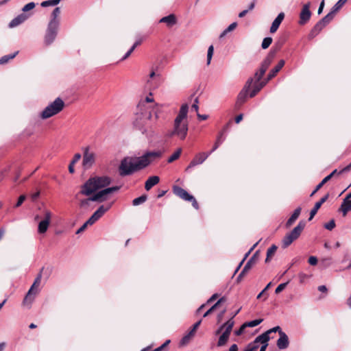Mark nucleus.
<instances>
[{
  "label": "nucleus",
  "instance_id": "79ce46f5",
  "mask_svg": "<svg viewBox=\"0 0 351 351\" xmlns=\"http://www.w3.org/2000/svg\"><path fill=\"white\" fill-rule=\"evenodd\" d=\"M263 321V319H254V320H252L250 322H247L244 323V326L250 327V328L255 327V326H258V324H260L261 323H262Z\"/></svg>",
  "mask_w": 351,
  "mask_h": 351
},
{
  "label": "nucleus",
  "instance_id": "dca6fc26",
  "mask_svg": "<svg viewBox=\"0 0 351 351\" xmlns=\"http://www.w3.org/2000/svg\"><path fill=\"white\" fill-rule=\"evenodd\" d=\"M173 191L175 195L185 201L189 202L190 200L193 199V196L192 195H190L186 190L178 186H174Z\"/></svg>",
  "mask_w": 351,
  "mask_h": 351
},
{
  "label": "nucleus",
  "instance_id": "69168bd1",
  "mask_svg": "<svg viewBox=\"0 0 351 351\" xmlns=\"http://www.w3.org/2000/svg\"><path fill=\"white\" fill-rule=\"evenodd\" d=\"M88 226H90L89 224H87V221H86L76 232V234H79L83 231L85 230V229L87 228Z\"/></svg>",
  "mask_w": 351,
  "mask_h": 351
},
{
  "label": "nucleus",
  "instance_id": "4c0bfd02",
  "mask_svg": "<svg viewBox=\"0 0 351 351\" xmlns=\"http://www.w3.org/2000/svg\"><path fill=\"white\" fill-rule=\"evenodd\" d=\"M19 51H16L12 54L3 56L0 58V64L7 63L10 60L13 59L18 54Z\"/></svg>",
  "mask_w": 351,
  "mask_h": 351
},
{
  "label": "nucleus",
  "instance_id": "ddd939ff",
  "mask_svg": "<svg viewBox=\"0 0 351 351\" xmlns=\"http://www.w3.org/2000/svg\"><path fill=\"white\" fill-rule=\"evenodd\" d=\"M212 153L213 152H210V151L208 152H200L196 154L186 167V171H188L189 169L193 168L197 165L202 164Z\"/></svg>",
  "mask_w": 351,
  "mask_h": 351
},
{
  "label": "nucleus",
  "instance_id": "7c9ffc66",
  "mask_svg": "<svg viewBox=\"0 0 351 351\" xmlns=\"http://www.w3.org/2000/svg\"><path fill=\"white\" fill-rule=\"evenodd\" d=\"M160 23H165L168 26H172L176 23V18L174 14H169L167 16L162 17L160 20Z\"/></svg>",
  "mask_w": 351,
  "mask_h": 351
},
{
  "label": "nucleus",
  "instance_id": "f704fd0d",
  "mask_svg": "<svg viewBox=\"0 0 351 351\" xmlns=\"http://www.w3.org/2000/svg\"><path fill=\"white\" fill-rule=\"evenodd\" d=\"M90 202H93V199H91V196L86 199H80L79 206L82 209H88L90 206Z\"/></svg>",
  "mask_w": 351,
  "mask_h": 351
},
{
  "label": "nucleus",
  "instance_id": "09e8293b",
  "mask_svg": "<svg viewBox=\"0 0 351 351\" xmlns=\"http://www.w3.org/2000/svg\"><path fill=\"white\" fill-rule=\"evenodd\" d=\"M272 43V38L271 37H266L262 42L261 47L263 49H267Z\"/></svg>",
  "mask_w": 351,
  "mask_h": 351
},
{
  "label": "nucleus",
  "instance_id": "f257e3e1",
  "mask_svg": "<svg viewBox=\"0 0 351 351\" xmlns=\"http://www.w3.org/2000/svg\"><path fill=\"white\" fill-rule=\"evenodd\" d=\"M160 150L147 152L140 157H125L119 166V174L121 177L132 175L134 173L148 167L153 161L161 158Z\"/></svg>",
  "mask_w": 351,
  "mask_h": 351
},
{
  "label": "nucleus",
  "instance_id": "4be33fe9",
  "mask_svg": "<svg viewBox=\"0 0 351 351\" xmlns=\"http://www.w3.org/2000/svg\"><path fill=\"white\" fill-rule=\"evenodd\" d=\"M324 27L325 25L319 20L311 30L308 36V39L311 40L315 38Z\"/></svg>",
  "mask_w": 351,
  "mask_h": 351
},
{
  "label": "nucleus",
  "instance_id": "6ab92c4d",
  "mask_svg": "<svg viewBox=\"0 0 351 351\" xmlns=\"http://www.w3.org/2000/svg\"><path fill=\"white\" fill-rule=\"evenodd\" d=\"M285 63V62L284 60H280L278 62V64L269 71L267 77V82H269L277 75V73L284 66Z\"/></svg>",
  "mask_w": 351,
  "mask_h": 351
},
{
  "label": "nucleus",
  "instance_id": "aec40b11",
  "mask_svg": "<svg viewBox=\"0 0 351 351\" xmlns=\"http://www.w3.org/2000/svg\"><path fill=\"white\" fill-rule=\"evenodd\" d=\"M284 18H285L284 12H280V13L278 14L277 17L273 21V23L271 24V26L270 27V32L271 33H272V34L275 33L278 30V29L280 23L283 21Z\"/></svg>",
  "mask_w": 351,
  "mask_h": 351
},
{
  "label": "nucleus",
  "instance_id": "ea45409f",
  "mask_svg": "<svg viewBox=\"0 0 351 351\" xmlns=\"http://www.w3.org/2000/svg\"><path fill=\"white\" fill-rule=\"evenodd\" d=\"M182 153V149L181 148H179L167 160V162L169 163H171V162H173V161H175L176 160H177L178 158H179V157L180 156V154Z\"/></svg>",
  "mask_w": 351,
  "mask_h": 351
},
{
  "label": "nucleus",
  "instance_id": "de8ad7c7",
  "mask_svg": "<svg viewBox=\"0 0 351 351\" xmlns=\"http://www.w3.org/2000/svg\"><path fill=\"white\" fill-rule=\"evenodd\" d=\"M223 300V298H220L212 307H210L203 315L204 317H206L209 314H210L217 307V306L222 302Z\"/></svg>",
  "mask_w": 351,
  "mask_h": 351
},
{
  "label": "nucleus",
  "instance_id": "5701e85b",
  "mask_svg": "<svg viewBox=\"0 0 351 351\" xmlns=\"http://www.w3.org/2000/svg\"><path fill=\"white\" fill-rule=\"evenodd\" d=\"M27 19V16L25 14H21L18 15L16 17L14 18L9 23L8 26L10 28L15 27L23 22H25Z\"/></svg>",
  "mask_w": 351,
  "mask_h": 351
},
{
  "label": "nucleus",
  "instance_id": "9b49d317",
  "mask_svg": "<svg viewBox=\"0 0 351 351\" xmlns=\"http://www.w3.org/2000/svg\"><path fill=\"white\" fill-rule=\"evenodd\" d=\"M311 5V3L309 1L303 5L299 15L298 24L300 25H304L309 21L312 14L310 10Z\"/></svg>",
  "mask_w": 351,
  "mask_h": 351
},
{
  "label": "nucleus",
  "instance_id": "4d7b16f0",
  "mask_svg": "<svg viewBox=\"0 0 351 351\" xmlns=\"http://www.w3.org/2000/svg\"><path fill=\"white\" fill-rule=\"evenodd\" d=\"M267 332H269V335L270 333H271V332H278L279 335H280L282 334V332H284L282 330L280 326H278L268 330Z\"/></svg>",
  "mask_w": 351,
  "mask_h": 351
},
{
  "label": "nucleus",
  "instance_id": "774afa93",
  "mask_svg": "<svg viewBox=\"0 0 351 351\" xmlns=\"http://www.w3.org/2000/svg\"><path fill=\"white\" fill-rule=\"evenodd\" d=\"M351 170V162L345 167L343 169H342L341 171H339V173H342L343 172H347Z\"/></svg>",
  "mask_w": 351,
  "mask_h": 351
},
{
  "label": "nucleus",
  "instance_id": "39448f33",
  "mask_svg": "<svg viewBox=\"0 0 351 351\" xmlns=\"http://www.w3.org/2000/svg\"><path fill=\"white\" fill-rule=\"evenodd\" d=\"M65 104L60 97H57L53 102L46 106L40 113L43 119H49L60 113L64 108Z\"/></svg>",
  "mask_w": 351,
  "mask_h": 351
},
{
  "label": "nucleus",
  "instance_id": "864d4df0",
  "mask_svg": "<svg viewBox=\"0 0 351 351\" xmlns=\"http://www.w3.org/2000/svg\"><path fill=\"white\" fill-rule=\"evenodd\" d=\"M35 3L34 2H30V3H28L27 4H26L22 9V10L23 12H27V11H29L31 10H32L33 8H35Z\"/></svg>",
  "mask_w": 351,
  "mask_h": 351
},
{
  "label": "nucleus",
  "instance_id": "338daca9",
  "mask_svg": "<svg viewBox=\"0 0 351 351\" xmlns=\"http://www.w3.org/2000/svg\"><path fill=\"white\" fill-rule=\"evenodd\" d=\"M169 342H170L169 340L166 341L162 346L156 348L153 351H161Z\"/></svg>",
  "mask_w": 351,
  "mask_h": 351
},
{
  "label": "nucleus",
  "instance_id": "6e6552de",
  "mask_svg": "<svg viewBox=\"0 0 351 351\" xmlns=\"http://www.w3.org/2000/svg\"><path fill=\"white\" fill-rule=\"evenodd\" d=\"M41 277H42V276H41V274L40 273L38 275V276L36 278V279L34 280L33 285L30 287L29 290L28 291L27 293L26 294V295L23 300V303L24 305H25L27 303L31 304L32 302V301L34 300V296H32V295H35L38 292L37 290L35 289V287H38L40 285V280H41Z\"/></svg>",
  "mask_w": 351,
  "mask_h": 351
},
{
  "label": "nucleus",
  "instance_id": "e433bc0d",
  "mask_svg": "<svg viewBox=\"0 0 351 351\" xmlns=\"http://www.w3.org/2000/svg\"><path fill=\"white\" fill-rule=\"evenodd\" d=\"M222 326H224V332L230 335L231 331L234 326V322L232 319H229L226 323L222 324Z\"/></svg>",
  "mask_w": 351,
  "mask_h": 351
},
{
  "label": "nucleus",
  "instance_id": "0eeeda50",
  "mask_svg": "<svg viewBox=\"0 0 351 351\" xmlns=\"http://www.w3.org/2000/svg\"><path fill=\"white\" fill-rule=\"evenodd\" d=\"M254 78L250 77L246 82L244 87L240 91L237 96V100L236 105L237 106H241L243 104H244L247 98L248 92L251 88V86L253 83Z\"/></svg>",
  "mask_w": 351,
  "mask_h": 351
},
{
  "label": "nucleus",
  "instance_id": "9d476101",
  "mask_svg": "<svg viewBox=\"0 0 351 351\" xmlns=\"http://www.w3.org/2000/svg\"><path fill=\"white\" fill-rule=\"evenodd\" d=\"M59 25L55 24L54 22H49L47 29L45 41L47 45L51 44L55 40L58 29Z\"/></svg>",
  "mask_w": 351,
  "mask_h": 351
},
{
  "label": "nucleus",
  "instance_id": "c03bdc74",
  "mask_svg": "<svg viewBox=\"0 0 351 351\" xmlns=\"http://www.w3.org/2000/svg\"><path fill=\"white\" fill-rule=\"evenodd\" d=\"M339 211L342 212L343 216H346L348 212L350 211V208L348 207V205L347 204L345 199H343L341 207L339 208Z\"/></svg>",
  "mask_w": 351,
  "mask_h": 351
},
{
  "label": "nucleus",
  "instance_id": "052dcab7",
  "mask_svg": "<svg viewBox=\"0 0 351 351\" xmlns=\"http://www.w3.org/2000/svg\"><path fill=\"white\" fill-rule=\"evenodd\" d=\"M308 262L311 265H316L317 263V258L315 256H310Z\"/></svg>",
  "mask_w": 351,
  "mask_h": 351
},
{
  "label": "nucleus",
  "instance_id": "cd10ccee",
  "mask_svg": "<svg viewBox=\"0 0 351 351\" xmlns=\"http://www.w3.org/2000/svg\"><path fill=\"white\" fill-rule=\"evenodd\" d=\"M258 258V252H256L249 259L245 265L244 266V271H248L254 265H255L256 262Z\"/></svg>",
  "mask_w": 351,
  "mask_h": 351
},
{
  "label": "nucleus",
  "instance_id": "c85d7f7f",
  "mask_svg": "<svg viewBox=\"0 0 351 351\" xmlns=\"http://www.w3.org/2000/svg\"><path fill=\"white\" fill-rule=\"evenodd\" d=\"M107 199L108 197L104 195L102 190L96 191L93 195H91V199H93V202H102Z\"/></svg>",
  "mask_w": 351,
  "mask_h": 351
},
{
  "label": "nucleus",
  "instance_id": "6e6d98bb",
  "mask_svg": "<svg viewBox=\"0 0 351 351\" xmlns=\"http://www.w3.org/2000/svg\"><path fill=\"white\" fill-rule=\"evenodd\" d=\"M258 348V346L256 343H254V341L252 343H250L247 345L246 347V350L247 351H256Z\"/></svg>",
  "mask_w": 351,
  "mask_h": 351
},
{
  "label": "nucleus",
  "instance_id": "13d9d810",
  "mask_svg": "<svg viewBox=\"0 0 351 351\" xmlns=\"http://www.w3.org/2000/svg\"><path fill=\"white\" fill-rule=\"evenodd\" d=\"M25 199H26V196L25 195H21L19 197L18 201H17L16 204H15L14 207L18 208V207L21 206V204L23 203V202L25 200Z\"/></svg>",
  "mask_w": 351,
  "mask_h": 351
},
{
  "label": "nucleus",
  "instance_id": "2eb2a0df",
  "mask_svg": "<svg viewBox=\"0 0 351 351\" xmlns=\"http://www.w3.org/2000/svg\"><path fill=\"white\" fill-rule=\"evenodd\" d=\"M276 51L271 50L261 65V75H264L275 56Z\"/></svg>",
  "mask_w": 351,
  "mask_h": 351
},
{
  "label": "nucleus",
  "instance_id": "bb28decb",
  "mask_svg": "<svg viewBox=\"0 0 351 351\" xmlns=\"http://www.w3.org/2000/svg\"><path fill=\"white\" fill-rule=\"evenodd\" d=\"M270 337L269 336V332H265L264 333L258 336L254 341V343H261L263 345L268 344L267 342L269 341Z\"/></svg>",
  "mask_w": 351,
  "mask_h": 351
},
{
  "label": "nucleus",
  "instance_id": "412c9836",
  "mask_svg": "<svg viewBox=\"0 0 351 351\" xmlns=\"http://www.w3.org/2000/svg\"><path fill=\"white\" fill-rule=\"evenodd\" d=\"M289 343V341L288 336L285 332H282L277 341L278 348L280 350L286 349L288 348Z\"/></svg>",
  "mask_w": 351,
  "mask_h": 351
},
{
  "label": "nucleus",
  "instance_id": "58836bf2",
  "mask_svg": "<svg viewBox=\"0 0 351 351\" xmlns=\"http://www.w3.org/2000/svg\"><path fill=\"white\" fill-rule=\"evenodd\" d=\"M147 199V197L146 195H143L138 197H136L133 199L132 201V205L133 206H138L141 204H143Z\"/></svg>",
  "mask_w": 351,
  "mask_h": 351
},
{
  "label": "nucleus",
  "instance_id": "a19ab883",
  "mask_svg": "<svg viewBox=\"0 0 351 351\" xmlns=\"http://www.w3.org/2000/svg\"><path fill=\"white\" fill-rule=\"evenodd\" d=\"M61 0H47L44 1L41 3L40 5L43 8L48 7V6H54L58 5Z\"/></svg>",
  "mask_w": 351,
  "mask_h": 351
},
{
  "label": "nucleus",
  "instance_id": "49530a36",
  "mask_svg": "<svg viewBox=\"0 0 351 351\" xmlns=\"http://www.w3.org/2000/svg\"><path fill=\"white\" fill-rule=\"evenodd\" d=\"M237 26L236 22L231 23L220 35V37H223L227 33L234 30Z\"/></svg>",
  "mask_w": 351,
  "mask_h": 351
},
{
  "label": "nucleus",
  "instance_id": "a878e982",
  "mask_svg": "<svg viewBox=\"0 0 351 351\" xmlns=\"http://www.w3.org/2000/svg\"><path fill=\"white\" fill-rule=\"evenodd\" d=\"M267 80L265 82H254V86L252 90L250 93V97H254L261 90V88L267 84Z\"/></svg>",
  "mask_w": 351,
  "mask_h": 351
},
{
  "label": "nucleus",
  "instance_id": "0e129e2a",
  "mask_svg": "<svg viewBox=\"0 0 351 351\" xmlns=\"http://www.w3.org/2000/svg\"><path fill=\"white\" fill-rule=\"evenodd\" d=\"M192 109L195 110L197 112H198L199 107H198V98L196 97L195 99L194 103L191 106Z\"/></svg>",
  "mask_w": 351,
  "mask_h": 351
},
{
  "label": "nucleus",
  "instance_id": "680f3d73",
  "mask_svg": "<svg viewBox=\"0 0 351 351\" xmlns=\"http://www.w3.org/2000/svg\"><path fill=\"white\" fill-rule=\"evenodd\" d=\"M263 75H261V69H259L258 71H256L254 74L255 82H260Z\"/></svg>",
  "mask_w": 351,
  "mask_h": 351
},
{
  "label": "nucleus",
  "instance_id": "a211bd4d",
  "mask_svg": "<svg viewBox=\"0 0 351 351\" xmlns=\"http://www.w3.org/2000/svg\"><path fill=\"white\" fill-rule=\"evenodd\" d=\"M228 126H229V123H227L223 127L222 130L219 132V134L217 136V140L215 143V145H214L213 147L212 148V149L210 150V152H214L219 147V145L223 142V141L225 140V137L223 136V135H224V133L227 131Z\"/></svg>",
  "mask_w": 351,
  "mask_h": 351
},
{
  "label": "nucleus",
  "instance_id": "b1692460",
  "mask_svg": "<svg viewBox=\"0 0 351 351\" xmlns=\"http://www.w3.org/2000/svg\"><path fill=\"white\" fill-rule=\"evenodd\" d=\"M160 181V178L157 176L149 177L145 183V189L149 191L154 186L157 184Z\"/></svg>",
  "mask_w": 351,
  "mask_h": 351
},
{
  "label": "nucleus",
  "instance_id": "423d86ee",
  "mask_svg": "<svg viewBox=\"0 0 351 351\" xmlns=\"http://www.w3.org/2000/svg\"><path fill=\"white\" fill-rule=\"evenodd\" d=\"M306 222L300 221L298 224L282 240V247L286 248L296 240L304 229Z\"/></svg>",
  "mask_w": 351,
  "mask_h": 351
},
{
  "label": "nucleus",
  "instance_id": "c756f323",
  "mask_svg": "<svg viewBox=\"0 0 351 351\" xmlns=\"http://www.w3.org/2000/svg\"><path fill=\"white\" fill-rule=\"evenodd\" d=\"M336 12L337 11L332 8L330 12L320 20L325 27L333 19Z\"/></svg>",
  "mask_w": 351,
  "mask_h": 351
},
{
  "label": "nucleus",
  "instance_id": "f8f14e48",
  "mask_svg": "<svg viewBox=\"0 0 351 351\" xmlns=\"http://www.w3.org/2000/svg\"><path fill=\"white\" fill-rule=\"evenodd\" d=\"M90 147L88 146L83 149V161L82 165L84 169H89L95 162V154L89 152Z\"/></svg>",
  "mask_w": 351,
  "mask_h": 351
},
{
  "label": "nucleus",
  "instance_id": "8fccbe9b",
  "mask_svg": "<svg viewBox=\"0 0 351 351\" xmlns=\"http://www.w3.org/2000/svg\"><path fill=\"white\" fill-rule=\"evenodd\" d=\"M214 51V47L213 45H210L208 49L207 52V64H210L213 55Z\"/></svg>",
  "mask_w": 351,
  "mask_h": 351
},
{
  "label": "nucleus",
  "instance_id": "7ed1b4c3",
  "mask_svg": "<svg viewBox=\"0 0 351 351\" xmlns=\"http://www.w3.org/2000/svg\"><path fill=\"white\" fill-rule=\"evenodd\" d=\"M189 106L186 104H182L176 117L173 123V128L171 131L169 132L167 136L169 137L177 136L180 140L186 138L189 127L186 121Z\"/></svg>",
  "mask_w": 351,
  "mask_h": 351
},
{
  "label": "nucleus",
  "instance_id": "4468645a",
  "mask_svg": "<svg viewBox=\"0 0 351 351\" xmlns=\"http://www.w3.org/2000/svg\"><path fill=\"white\" fill-rule=\"evenodd\" d=\"M51 218V213L49 211L45 213V218L38 223V232L40 234H44L47 232Z\"/></svg>",
  "mask_w": 351,
  "mask_h": 351
},
{
  "label": "nucleus",
  "instance_id": "393cba45",
  "mask_svg": "<svg viewBox=\"0 0 351 351\" xmlns=\"http://www.w3.org/2000/svg\"><path fill=\"white\" fill-rule=\"evenodd\" d=\"M301 210H302L301 208L298 207L294 210L293 213L291 215V216L289 217V219L286 222L285 226L287 228H289L295 221V220L298 218V217L300 215Z\"/></svg>",
  "mask_w": 351,
  "mask_h": 351
},
{
  "label": "nucleus",
  "instance_id": "20e7f679",
  "mask_svg": "<svg viewBox=\"0 0 351 351\" xmlns=\"http://www.w3.org/2000/svg\"><path fill=\"white\" fill-rule=\"evenodd\" d=\"M110 183L111 178L106 176L91 177L81 186L79 194L90 196L99 189L108 186Z\"/></svg>",
  "mask_w": 351,
  "mask_h": 351
},
{
  "label": "nucleus",
  "instance_id": "3c124183",
  "mask_svg": "<svg viewBox=\"0 0 351 351\" xmlns=\"http://www.w3.org/2000/svg\"><path fill=\"white\" fill-rule=\"evenodd\" d=\"M347 1L348 0H339L332 8L338 12Z\"/></svg>",
  "mask_w": 351,
  "mask_h": 351
},
{
  "label": "nucleus",
  "instance_id": "72a5a7b5",
  "mask_svg": "<svg viewBox=\"0 0 351 351\" xmlns=\"http://www.w3.org/2000/svg\"><path fill=\"white\" fill-rule=\"evenodd\" d=\"M60 8L58 7L56 8L51 13V19L49 22H54L55 24L59 25V21L57 18L60 15Z\"/></svg>",
  "mask_w": 351,
  "mask_h": 351
},
{
  "label": "nucleus",
  "instance_id": "473e14b6",
  "mask_svg": "<svg viewBox=\"0 0 351 351\" xmlns=\"http://www.w3.org/2000/svg\"><path fill=\"white\" fill-rule=\"evenodd\" d=\"M278 247L276 245H272L269 248H268L267 251V257L265 258V263H269L274 255L277 250Z\"/></svg>",
  "mask_w": 351,
  "mask_h": 351
},
{
  "label": "nucleus",
  "instance_id": "c9c22d12",
  "mask_svg": "<svg viewBox=\"0 0 351 351\" xmlns=\"http://www.w3.org/2000/svg\"><path fill=\"white\" fill-rule=\"evenodd\" d=\"M120 188H121L120 186H114L108 187L104 189H102V191L104 193V195H106V197H108V195L115 193V192H117L120 189Z\"/></svg>",
  "mask_w": 351,
  "mask_h": 351
},
{
  "label": "nucleus",
  "instance_id": "a18cd8bd",
  "mask_svg": "<svg viewBox=\"0 0 351 351\" xmlns=\"http://www.w3.org/2000/svg\"><path fill=\"white\" fill-rule=\"evenodd\" d=\"M339 211L342 212L343 216H346L348 212L350 211V208L348 207V205L347 204L345 199H343L341 207L339 208Z\"/></svg>",
  "mask_w": 351,
  "mask_h": 351
},
{
  "label": "nucleus",
  "instance_id": "1a4fd4ad",
  "mask_svg": "<svg viewBox=\"0 0 351 351\" xmlns=\"http://www.w3.org/2000/svg\"><path fill=\"white\" fill-rule=\"evenodd\" d=\"M112 204L108 205H101L98 209L90 216V217L86 221L87 224L90 226L93 225L111 207Z\"/></svg>",
  "mask_w": 351,
  "mask_h": 351
},
{
  "label": "nucleus",
  "instance_id": "603ef678",
  "mask_svg": "<svg viewBox=\"0 0 351 351\" xmlns=\"http://www.w3.org/2000/svg\"><path fill=\"white\" fill-rule=\"evenodd\" d=\"M289 282H285V283H281L280 284L276 289L275 290V293L276 294H278L280 293L281 291H282L287 287V285H288Z\"/></svg>",
  "mask_w": 351,
  "mask_h": 351
},
{
  "label": "nucleus",
  "instance_id": "37998d69",
  "mask_svg": "<svg viewBox=\"0 0 351 351\" xmlns=\"http://www.w3.org/2000/svg\"><path fill=\"white\" fill-rule=\"evenodd\" d=\"M328 181H329V178H324L322 182L317 185L316 188L315 189V190L311 193V197H312L313 195H314L322 186L324 184H326Z\"/></svg>",
  "mask_w": 351,
  "mask_h": 351
},
{
  "label": "nucleus",
  "instance_id": "bf43d9fd",
  "mask_svg": "<svg viewBox=\"0 0 351 351\" xmlns=\"http://www.w3.org/2000/svg\"><path fill=\"white\" fill-rule=\"evenodd\" d=\"M285 40L284 38H281L276 43V49L274 50L276 52L281 48V47L285 43Z\"/></svg>",
  "mask_w": 351,
  "mask_h": 351
},
{
  "label": "nucleus",
  "instance_id": "f3484780",
  "mask_svg": "<svg viewBox=\"0 0 351 351\" xmlns=\"http://www.w3.org/2000/svg\"><path fill=\"white\" fill-rule=\"evenodd\" d=\"M328 197H329V194L327 193L323 197H322L319 202L315 203L313 208L310 212V216L308 218V221H311L314 217V216L316 215V213H317L318 210L320 208L322 205L325 202H326V200L328 199Z\"/></svg>",
  "mask_w": 351,
  "mask_h": 351
},
{
  "label": "nucleus",
  "instance_id": "f03ea898",
  "mask_svg": "<svg viewBox=\"0 0 351 351\" xmlns=\"http://www.w3.org/2000/svg\"><path fill=\"white\" fill-rule=\"evenodd\" d=\"M152 93L149 96H147L145 99L141 101L137 106L136 118L134 121V125L139 130L142 134H145L147 130L145 128V125L152 118V111L154 110L153 108L151 109L152 106H147L149 103H154V99L152 98Z\"/></svg>",
  "mask_w": 351,
  "mask_h": 351
},
{
  "label": "nucleus",
  "instance_id": "5fc2aeb1",
  "mask_svg": "<svg viewBox=\"0 0 351 351\" xmlns=\"http://www.w3.org/2000/svg\"><path fill=\"white\" fill-rule=\"evenodd\" d=\"M335 227V222L334 219L330 220L328 223L324 225V228L328 230H332Z\"/></svg>",
  "mask_w": 351,
  "mask_h": 351
},
{
  "label": "nucleus",
  "instance_id": "2f4dec72",
  "mask_svg": "<svg viewBox=\"0 0 351 351\" xmlns=\"http://www.w3.org/2000/svg\"><path fill=\"white\" fill-rule=\"evenodd\" d=\"M230 337V335L223 332L221 335L219 337V340L217 341V346L221 347L226 344Z\"/></svg>",
  "mask_w": 351,
  "mask_h": 351
},
{
  "label": "nucleus",
  "instance_id": "e2e57ef3",
  "mask_svg": "<svg viewBox=\"0 0 351 351\" xmlns=\"http://www.w3.org/2000/svg\"><path fill=\"white\" fill-rule=\"evenodd\" d=\"M81 154H79V153H77L74 155L73 156V160H71V162H73V164H75L76 162H77L81 158Z\"/></svg>",
  "mask_w": 351,
  "mask_h": 351
}]
</instances>
